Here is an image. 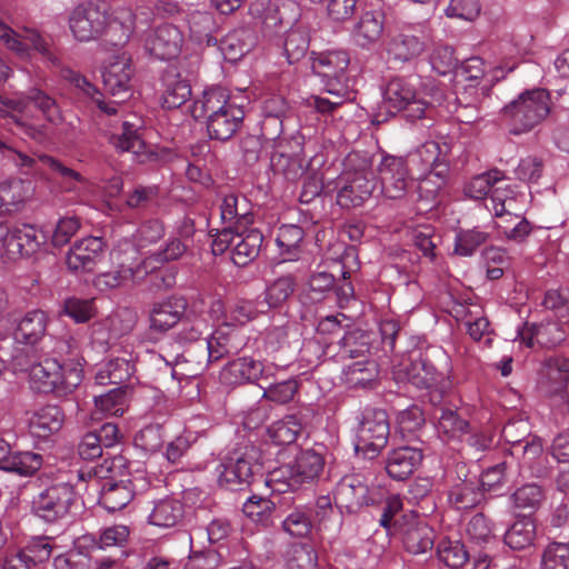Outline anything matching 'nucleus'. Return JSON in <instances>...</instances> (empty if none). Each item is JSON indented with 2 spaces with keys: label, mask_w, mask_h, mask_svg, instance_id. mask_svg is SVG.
<instances>
[{
  "label": "nucleus",
  "mask_w": 569,
  "mask_h": 569,
  "mask_svg": "<svg viewBox=\"0 0 569 569\" xmlns=\"http://www.w3.org/2000/svg\"><path fill=\"white\" fill-rule=\"evenodd\" d=\"M190 112L194 120H206L210 139L223 142L236 134L244 119L242 107L238 106L221 87L204 90L201 97L193 101Z\"/></svg>",
  "instance_id": "f257e3e1"
},
{
  "label": "nucleus",
  "mask_w": 569,
  "mask_h": 569,
  "mask_svg": "<svg viewBox=\"0 0 569 569\" xmlns=\"http://www.w3.org/2000/svg\"><path fill=\"white\" fill-rule=\"evenodd\" d=\"M338 181L337 203L345 209L356 208L368 200L377 187L372 160L367 153L350 152Z\"/></svg>",
  "instance_id": "f03ea898"
},
{
  "label": "nucleus",
  "mask_w": 569,
  "mask_h": 569,
  "mask_svg": "<svg viewBox=\"0 0 569 569\" xmlns=\"http://www.w3.org/2000/svg\"><path fill=\"white\" fill-rule=\"evenodd\" d=\"M82 361L83 358H70L61 363L54 358H47L31 367V381L39 392L66 396L82 382Z\"/></svg>",
  "instance_id": "7ed1b4c3"
},
{
  "label": "nucleus",
  "mask_w": 569,
  "mask_h": 569,
  "mask_svg": "<svg viewBox=\"0 0 569 569\" xmlns=\"http://www.w3.org/2000/svg\"><path fill=\"white\" fill-rule=\"evenodd\" d=\"M551 111L550 93L547 89L525 90L501 109L502 119L509 124L510 133L519 136L540 124Z\"/></svg>",
  "instance_id": "20e7f679"
},
{
  "label": "nucleus",
  "mask_w": 569,
  "mask_h": 569,
  "mask_svg": "<svg viewBox=\"0 0 569 569\" xmlns=\"http://www.w3.org/2000/svg\"><path fill=\"white\" fill-rule=\"evenodd\" d=\"M448 361L447 352L440 347L417 348L409 352V362L403 366V371L415 387H435L447 378Z\"/></svg>",
  "instance_id": "39448f33"
},
{
  "label": "nucleus",
  "mask_w": 569,
  "mask_h": 569,
  "mask_svg": "<svg viewBox=\"0 0 569 569\" xmlns=\"http://www.w3.org/2000/svg\"><path fill=\"white\" fill-rule=\"evenodd\" d=\"M259 450L256 447L239 448L224 457L217 467L218 483L230 491L249 488L254 475L260 471Z\"/></svg>",
  "instance_id": "423d86ee"
},
{
  "label": "nucleus",
  "mask_w": 569,
  "mask_h": 569,
  "mask_svg": "<svg viewBox=\"0 0 569 569\" xmlns=\"http://www.w3.org/2000/svg\"><path fill=\"white\" fill-rule=\"evenodd\" d=\"M389 435L390 425L387 411L366 408L357 427L356 453L369 460L377 458L387 446Z\"/></svg>",
  "instance_id": "0eeeda50"
},
{
  "label": "nucleus",
  "mask_w": 569,
  "mask_h": 569,
  "mask_svg": "<svg viewBox=\"0 0 569 569\" xmlns=\"http://www.w3.org/2000/svg\"><path fill=\"white\" fill-rule=\"evenodd\" d=\"M383 103L392 114L402 112L408 121L422 119L431 110L430 106L418 98L412 78L393 77L383 90Z\"/></svg>",
  "instance_id": "6e6552de"
},
{
  "label": "nucleus",
  "mask_w": 569,
  "mask_h": 569,
  "mask_svg": "<svg viewBox=\"0 0 569 569\" xmlns=\"http://www.w3.org/2000/svg\"><path fill=\"white\" fill-rule=\"evenodd\" d=\"M76 491L68 482L53 483L31 500V512L47 523H57L66 519L76 502Z\"/></svg>",
  "instance_id": "1a4fd4ad"
},
{
  "label": "nucleus",
  "mask_w": 569,
  "mask_h": 569,
  "mask_svg": "<svg viewBox=\"0 0 569 569\" xmlns=\"http://www.w3.org/2000/svg\"><path fill=\"white\" fill-rule=\"evenodd\" d=\"M110 23V16L104 4L83 2L70 13L69 27L73 37L81 42H88L101 37Z\"/></svg>",
  "instance_id": "9d476101"
},
{
  "label": "nucleus",
  "mask_w": 569,
  "mask_h": 569,
  "mask_svg": "<svg viewBox=\"0 0 569 569\" xmlns=\"http://www.w3.org/2000/svg\"><path fill=\"white\" fill-rule=\"evenodd\" d=\"M336 499L349 512H357L362 507L380 505L383 501V490L369 486L362 475L345 476L336 488Z\"/></svg>",
  "instance_id": "9b49d317"
},
{
  "label": "nucleus",
  "mask_w": 569,
  "mask_h": 569,
  "mask_svg": "<svg viewBox=\"0 0 569 569\" xmlns=\"http://www.w3.org/2000/svg\"><path fill=\"white\" fill-rule=\"evenodd\" d=\"M378 173L383 194L393 200L402 199L415 186L407 161L402 157L385 154L378 164Z\"/></svg>",
  "instance_id": "f8f14e48"
},
{
  "label": "nucleus",
  "mask_w": 569,
  "mask_h": 569,
  "mask_svg": "<svg viewBox=\"0 0 569 569\" xmlns=\"http://www.w3.org/2000/svg\"><path fill=\"white\" fill-rule=\"evenodd\" d=\"M428 36L422 26H406L387 42L389 60L405 64L418 58L427 48Z\"/></svg>",
  "instance_id": "ddd939ff"
},
{
  "label": "nucleus",
  "mask_w": 569,
  "mask_h": 569,
  "mask_svg": "<svg viewBox=\"0 0 569 569\" xmlns=\"http://www.w3.org/2000/svg\"><path fill=\"white\" fill-rule=\"evenodd\" d=\"M310 61L312 72L322 79L326 87L345 88L343 82L350 63L346 50H328L320 53L312 51Z\"/></svg>",
  "instance_id": "4468645a"
},
{
  "label": "nucleus",
  "mask_w": 569,
  "mask_h": 569,
  "mask_svg": "<svg viewBox=\"0 0 569 569\" xmlns=\"http://www.w3.org/2000/svg\"><path fill=\"white\" fill-rule=\"evenodd\" d=\"M395 533L400 536L403 548L411 555L426 553L435 543L433 529L415 515L402 516V521L395 525Z\"/></svg>",
  "instance_id": "2eb2a0df"
},
{
  "label": "nucleus",
  "mask_w": 569,
  "mask_h": 569,
  "mask_svg": "<svg viewBox=\"0 0 569 569\" xmlns=\"http://www.w3.org/2000/svg\"><path fill=\"white\" fill-rule=\"evenodd\" d=\"M188 309V301L181 296H171L154 302L149 312V328L153 332L164 333L181 321Z\"/></svg>",
  "instance_id": "dca6fc26"
},
{
  "label": "nucleus",
  "mask_w": 569,
  "mask_h": 569,
  "mask_svg": "<svg viewBox=\"0 0 569 569\" xmlns=\"http://www.w3.org/2000/svg\"><path fill=\"white\" fill-rule=\"evenodd\" d=\"M183 36L173 24H162L156 28L146 39V50L157 59L170 60L181 51Z\"/></svg>",
  "instance_id": "f3484780"
},
{
  "label": "nucleus",
  "mask_w": 569,
  "mask_h": 569,
  "mask_svg": "<svg viewBox=\"0 0 569 569\" xmlns=\"http://www.w3.org/2000/svg\"><path fill=\"white\" fill-rule=\"evenodd\" d=\"M328 449L322 443L301 449L290 466L292 480L298 482L313 481L323 472Z\"/></svg>",
  "instance_id": "a211bd4d"
},
{
  "label": "nucleus",
  "mask_w": 569,
  "mask_h": 569,
  "mask_svg": "<svg viewBox=\"0 0 569 569\" xmlns=\"http://www.w3.org/2000/svg\"><path fill=\"white\" fill-rule=\"evenodd\" d=\"M108 141L120 152H131L137 162L144 163L157 159V153L142 140L139 128L128 121H123L120 130L111 133Z\"/></svg>",
  "instance_id": "6ab92c4d"
},
{
  "label": "nucleus",
  "mask_w": 569,
  "mask_h": 569,
  "mask_svg": "<svg viewBox=\"0 0 569 569\" xmlns=\"http://www.w3.org/2000/svg\"><path fill=\"white\" fill-rule=\"evenodd\" d=\"M104 242L99 237H87L69 249L66 263L72 271L91 272L103 258Z\"/></svg>",
  "instance_id": "aec40b11"
},
{
  "label": "nucleus",
  "mask_w": 569,
  "mask_h": 569,
  "mask_svg": "<svg viewBox=\"0 0 569 569\" xmlns=\"http://www.w3.org/2000/svg\"><path fill=\"white\" fill-rule=\"evenodd\" d=\"M423 459L422 450L411 446L391 449L385 458V470L396 481L409 479Z\"/></svg>",
  "instance_id": "412c9836"
},
{
  "label": "nucleus",
  "mask_w": 569,
  "mask_h": 569,
  "mask_svg": "<svg viewBox=\"0 0 569 569\" xmlns=\"http://www.w3.org/2000/svg\"><path fill=\"white\" fill-rule=\"evenodd\" d=\"M517 337L528 348L536 343L541 348L552 349L566 340V331L557 322H525L517 331Z\"/></svg>",
  "instance_id": "4be33fe9"
},
{
  "label": "nucleus",
  "mask_w": 569,
  "mask_h": 569,
  "mask_svg": "<svg viewBox=\"0 0 569 569\" xmlns=\"http://www.w3.org/2000/svg\"><path fill=\"white\" fill-rule=\"evenodd\" d=\"M9 244L7 243V259L30 257L38 252L46 237L31 224L16 226L10 229Z\"/></svg>",
  "instance_id": "5701e85b"
},
{
  "label": "nucleus",
  "mask_w": 569,
  "mask_h": 569,
  "mask_svg": "<svg viewBox=\"0 0 569 569\" xmlns=\"http://www.w3.org/2000/svg\"><path fill=\"white\" fill-rule=\"evenodd\" d=\"M162 107L177 109L191 97V86L176 66H168L161 74Z\"/></svg>",
  "instance_id": "b1692460"
},
{
  "label": "nucleus",
  "mask_w": 569,
  "mask_h": 569,
  "mask_svg": "<svg viewBox=\"0 0 569 569\" xmlns=\"http://www.w3.org/2000/svg\"><path fill=\"white\" fill-rule=\"evenodd\" d=\"M132 69L129 59L118 57L110 61L102 71V82L106 91L124 101L128 98L131 86Z\"/></svg>",
  "instance_id": "393cba45"
},
{
  "label": "nucleus",
  "mask_w": 569,
  "mask_h": 569,
  "mask_svg": "<svg viewBox=\"0 0 569 569\" xmlns=\"http://www.w3.org/2000/svg\"><path fill=\"white\" fill-rule=\"evenodd\" d=\"M490 88L487 84L477 88L473 84H467L463 90L457 93L455 110L456 117L460 122L475 123L481 119L480 104L489 96Z\"/></svg>",
  "instance_id": "a878e982"
},
{
  "label": "nucleus",
  "mask_w": 569,
  "mask_h": 569,
  "mask_svg": "<svg viewBox=\"0 0 569 569\" xmlns=\"http://www.w3.org/2000/svg\"><path fill=\"white\" fill-rule=\"evenodd\" d=\"M263 372L262 361L252 357H240L228 362L221 377L230 385L257 383L263 377Z\"/></svg>",
  "instance_id": "bb28decb"
},
{
  "label": "nucleus",
  "mask_w": 569,
  "mask_h": 569,
  "mask_svg": "<svg viewBox=\"0 0 569 569\" xmlns=\"http://www.w3.org/2000/svg\"><path fill=\"white\" fill-rule=\"evenodd\" d=\"M63 419L64 415L59 407L44 406L29 418V432L33 438L48 439L61 429Z\"/></svg>",
  "instance_id": "cd10ccee"
},
{
  "label": "nucleus",
  "mask_w": 569,
  "mask_h": 569,
  "mask_svg": "<svg viewBox=\"0 0 569 569\" xmlns=\"http://www.w3.org/2000/svg\"><path fill=\"white\" fill-rule=\"evenodd\" d=\"M385 14L379 10L366 11L352 30V38L357 46L363 49L370 48L382 36Z\"/></svg>",
  "instance_id": "c85d7f7f"
},
{
  "label": "nucleus",
  "mask_w": 569,
  "mask_h": 569,
  "mask_svg": "<svg viewBox=\"0 0 569 569\" xmlns=\"http://www.w3.org/2000/svg\"><path fill=\"white\" fill-rule=\"evenodd\" d=\"M263 234L258 229H241L238 232L237 241L232 251L234 264L244 267L254 260L260 252Z\"/></svg>",
  "instance_id": "c756f323"
},
{
  "label": "nucleus",
  "mask_w": 569,
  "mask_h": 569,
  "mask_svg": "<svg viewBox=\"0 0 569 569\" xmlns=\"http://www.w3.org/2000/svg\"><path fill=\"white\" fill-rule=\"evenodd\" d=\"M47 316L41 310L27 312L14 331V339L19 343L36 346L44 337Z\"/></svg>",
  "instance_id": "7c9ffc66"
},
{
  "label": "nucleus",
  "mask_w": 569,
  "mask_h": 569,
  "mask_svg": "<svg viewBox=\"0 0 569 569\" xmlns=\"http://www.w3.org/2000/svg\"><path fill=\"white\" fill-rule=\"evenodd\" d=\"M378 365L369 359L352 362L343 369V381L349 389H372L377 383Z\"/></svg>",
  "instance_id": "2f4dec72"
},
{
  "label": "nucleus",
  "mask_w": 569,
  "mask_h": 569,
  "mask_svg": "<svg viewBox=\"0 0 569 569\" xmlns=\"http://www.w3.org/2000/svg\"><path fill=\"white\" fill-rule=\"evenodd\" d=\"M537 535L536 521L532 517L521 516L508 528L503 536L505 543L512 550H525L533 546Z\"/></svg>",
  "instance_id": "473e14b6"
},
{
  "label": "nucleus",
  "mask_w": 569,
  "mask_h": 569,
  "mask_svg": "<svg viewBox=\"0 0 569 569\" xmlns=\"http://www.w3.org/2000/svg\"><path fill=\"white\" fill-rule=\"evenodd\" d=\"M305 426L306 421L301 413L287 415L268 428V436L274 445H291L301 435Z\"/></svg>",
  "instance_id": "72a5a7b5"
},
{
  "label": "nucleus",
  "mask_w": 569,
  "mask_h": 569,
  "mask_svg": "<svg viewBox=\"0 0 569 569\" xmlns=\"http://www.w3.org/2000/svg\"><path fill=\"white\" fill-rule=\"evenodd\" d=\"M237 337L236 330L226 325L216 329L208 338H204L203 341L211 360L216 362L229 355L236 353L239 350Z\"/></svg>",
  "instance_id": "f704fd0d"
},
{
  "label": "nucleus",
  "mask_w": 569,
  "mask_h": 569,
  "mask_svg": "<svg viewBox=\"0 0 569 569\" xmlns=\"http://www.w3.org/2000/svg\"><path fill=\"white\" fill-rule=\"evenodd\" d=\"M283 54L289 64L301 62L309 53L310 33L309 30L297 24L291 27L283 38Z\"/></svg>",
  "instance_id": "c9c22d12"
},
{
  "label": "nucleus",
  "mask_w": 569,
  "mask_h": 569,
  "mask_svg": "<svg viewBox=\"0 0 569 569\" xmlns=\"http://www.w3.org/2000/svg\"><path fill=\"white\" fill-rule=\"evenodd\" d=\"M147 276V271L142 268L140 261L134 267L120 266L117 270L100 273L94 278L93 284L99 290L104 291L120 287L127 280L140 283Z\"/></svg>",
  "instance_id": "e433bc0d"
},
{
  "label": "nucleus",
  "mask_w": 569,
  "mask_h": 569,
  "mask_svg": "<svg viewBox=\"0 0 569 569\" xmlns=\"http://www.w3.org/2000/svg\"><path fill=\"white\" fill-rule=\"evenodd\" d=\"M129 528L122 525H114L104 528L99 536L84 535L81 539L93 550H108L114 548L117 553L127 545Z\"/></svg>",
  "instance_id": "4c0bfd02"
},
{
  "label": "nucleus",
  "mask_w": 569,
  "mask_h": 569,
  "mask_svg": "<svg viewBox=\"0 0 569 569\" xmlns=\"http://www.w3.org/2000/svg\"><path fill=\"white\" fill-rule=\"evenodd\" d=\"M339 346L340 359H368L371 350V335L360 329L348 331L339 340Z\"/></svg>",
  "instance_id": "58836bf2"
},
{
  "label": "nucleus",
  "mask_w": 569,
  "mask_h": 569,
  "mask_svg": "<svg viewBox=\"0 0 569 569\" xmlns=\"http://www.w3.org/2000/svg\"><path fill=\"white\" fill-rule=\"evenodd\" d=\"M543 369L546 377L551 382L550 393L560 396L561 399L567 397V387L569 383V358L549 357L543 360Z\"/></svg>",
  "instance_id": "ea45409f"
},
{
  "label": "nucleus",
  "mask_w": 569,
  "mask_h": 569,
  "mask_svg": "<svg viewBox=\"0 0 569 569\" xmlns=\"http://www.w3.org/2000/svg\"><path fill=\"white\" fill-rule=\"evenodd\" d=\"M510 499L513 508L531 517L545 502L546 490L536 482L526 483L517 488Z\"/></svg>",
  "instance_id": "a19ab883"
},
{
  "label": "nucleus",
  "mask_w": 569,
  "mask_h": 569,
  "mask_svg": "<svg viewBox=\"0 0 569 569\" xmlns=\"http://www.w3.org/2000/svg\"><path fill=\"white\" fill-rule=\"evenodd\" d=\"M134 365L124 358H114L106 362L96 373V382L101 386H122L133 373Z\"/></svg>",
  "instance_id": "79ce46f5"
},
{
  "label": "nucleus",
  "mask_w": 569,
  "mask_h": 569,
  "mask_svg": "<svg viewBox=\"0 0 569 569\" xmlns=\"http://www.w3.org/2000/svg\"><path fill=\"white\" fill-rule=\"evenodd\" d=\"M483 483L469 486H448L447 501L458 511L476 508L483 500Z\"/></svg>",
  "instance_id": "37998d69"
},
{
  "label": "nucleus",
  "mask_w": 569,
  "mask_h": 569,
  "mask_svg": "<svg viewBox=\"0 0 569 569\" xmlns=\"http://www.w3.org/2000/svg\"><path fill=\"white\" fill-rule=\"evenodd\" d=\"M183 517V506L172 498H164L153 503L148 517L149 523L160 528L174 527Z\"/></svg>",
  "instance_id": "c03bdc74"
},
{
  "label": "nucleus",
  "mask_w": 569,
  "mask_h": 569,
  "mask_svg": "<svg viewBox=\"0 0 569 569\" xmlns=\"http://www.w3.org/2000/svg\"><path fill=\"white\" fill-rule=\"evenodd\" d=\"M254 44V38L249 30H238L227 34L220 43V50L227 61L237 62L249 53Z\"/></svg>",
  "instance_id": "a18cd8bd"
},
{
  "label": "nucleus",
  "mask_w": 569,
  "mask_h": 569,
  "mask_svg": "<svg viewBox=\"0 0 569 569\" xmlns=\"http://www.w3.org/2000/svg\"><path fill=\"white\" fill-rule=\"evenodd\" d=\"M312 512L308 506H297L292 508L282 519V529L291 537H308L313 528Z\"/></svg>",
  "instance_id": "49530a36"
},
{
  "label": "nucleus",
  "mask_w": 569,
  "mask_h": 569,
  "mask_svg": "<svg viewBox=\"0 0 569 569\" xmlns=\"http://www.w3.org/2000/svg\"><path fill=\"white\" fill-rule=\"evenodd\" d=\"M522 447V460L536 477L548 475V458L545 455L543 441L538 436H531Z\"/></svg>",
  "instance_id": "de8ad7c7"
},
{
  "label": "nucleus",
  "mask_w": 569,
  "mask_h": 569,
  "mask_svg": "<svg viewBox=\"0 0 569 569\" xmlns=\"http://www.w3.org/2000/svg\"><path fill=\"white\" fill-rule=\"evenodd\" d=\"M419 154L421 159L429 166V173L421 181L419 189L422 190L423 186L431 181V177L440 179L442 184L449 171V167L446 160L440 158L439 143L435 141L426 142L419 150Z\"/></svg>",
  "instance_id": "09e8293b"
},
{
  "label": "nucleus",
  "mask_w": 569,
  "mask_h": 569,
  "mask_svg": "<svg viewBox=\"0 0 569 569\" xmlns=\"http://www.w3.org/2000/svg\"><path fill=\"white\" fill-rule=\"evenodd\" d=\"M436 553L439 561L450 569H460L470 558L462 541L449 538H442L438 542Z\"/></svg>",
  "instance_id": "8fccbe9b"
},
{
  "label": "nucleus",
  "mask_w": 569,
  "mask_h": 569,
  "mask_svg": "<svg viewBox=\"0 0 569 569\" xmlns=\"http://www.w3.org/2000/svg\"><path fill=\"white\" fill-rule=\"evenodd\" d=\"M303 238L305 231L298 224H283L279 228L276 242L284 260L298 258Z\"/></svg>",
  "instance_id": "3c124183"
},
{
  "label": "nucleus",
  "mask_w": 569,
  "mask_h": 569,
  "mask_svg": "<svg viewBox=\"0 0 569 569\" xmlns=\"http://www.w3.org/2000/svg\"><path fill=\"white\" fill-rule=\"evenodd\" d=\"M296 288V281L291 276H284L276 279L264 291L261 299L264 310L278 309L290 298Z\"/></svg>",
  "instance_id": "603ef678"
},
{
  "label": "nucleus",
  "mask_w": 569,
  "mask_h": 569,
  "mask_svg": "<svg viewBox=\"0 0 569 569\" xmlns=\"http://www.w3.org/2000/svg\"><path fill=\"white\" fill-rule=\"evenodd\" d=\"M131 481L120 480L119 482H107L103 486L101 496L102 505L110 511L124 508L133 498V490L129 486Z\"/></svg>",
  "instance_id": "864d4df0"
},
{
  "label": "nucleus",
  "mask_w": 569,
  "mask_h": 569,
  "mask_svg": "<svg viewBox=\"0 0 569 569\" xmlns=\"http://www.w3.org/2000/svg\"><path fill=\"white\" fill-rule=\"evenodd\" d=\"M187 244L183 240L179 238L170 239L166 247L162 250H159L149 257L144 258L142 262V268L149 272H152L158 268V264H166L170 261L178 260L181 258L187 251Z\"/></svg>",
  "instance_id": "5fc2aeb1"
},
{
  "label": "nucleus",
  "mask_w": 569,
  "mask_h": 569,
  "mask_svg": "<svg viewBox=\"0 0 569 569\" xmlns=\"http://www.w3.org/2000/svg\"><path fill=\"white\" fill-rule=\"evenodd\" d=\"M505 174L498 169H492L473 177L465 187V193L476 200L485 199L490 192H493L496 183L502 181Z\"/></svg>",
  "instance_id": "6e6d98bb"
},
{
  "label": "nucleus",
  "mask_w": 569,
  "mask_h": 569,
  "mask_svg": "<svg viewBox=\"0 0 569 569\" xmlns=\"http://www.w3.org/2000/svg\"><path fill=\"white\" fill-rule=\"evenodd\" d=\"M211 362L213 361L211 360L204 341L189 346L176 358V363H186L190 366L189 372L192 376L203 372Z\"/></svg>",
  "instance_id": "4d7b16f0"
},
{
  "label": "nucleus",
  "mask_w": 569,
  "mask_h": 569,
  "mask_svg": "<svg viewBox=\"0 0 569 569\" xmlns=\"http://www.w3.org/2000/svg\"><path fill=\"white\" fill-rule=\"evenodd\" d=\"M243 513L253 522L267 528L274 523V516L268 498L256 495L249 497L243 503Z\"/></svg>",
  "instance_id": "13d9d810"
},
{
  "label": "nucleus",
  "mask_w": 569,
  "mask_h": 569,
  "mask_svg": "<svg viewBox=\"0 0 569 569\" xmlns=\"http://www.w3.org/2000/svg\"><path fill=\"white\" fill-rule=\"evenodd\" d=\"M540 569H569V543L550 541L541 552Z\"/></svg>",
  "instance_id": "bf43d9fd"
},
{
  "label": "nucleus",
  "mask_w": 569,
  "mask_h": 569,
  "mask_svg": "<svg viewBox=\"0 0 569 569\" xmlns=\"http://www.w3.org/2000/svg\"><path fill=\"white\" fill-rule=\"evenodd\" d=\"M489 239L487 232L478 229L460 230L456 234L455 253L461 257L472 256Z\"/></svg>",
  "instance_id": "052dcab7"
},
{
  "label": "nucleus",
  "mask_w": 569,
  "mask_h": 569,
  "mask_svg": "<svg viewBox=\"0 0 569 569\" xmlns=\"http://www.w3.org/2000/svg\"><path fill=\"white\" fill-rule=\"evenodd\" d=\"M62 313L77 323L88 322L96 313L93 299L69 297L62 303Z\"/></svg>",
  "instance_id": "680f3d73"
},
{
  "label": "nucleus",
  "mask_w": 569,
  "mask_h": 569,
  "mask_svg": "<svg viewBox=\"0 0 569 569\" xmlns=\"http://www.w3.org/2000/svg\"><path fill=\"white\" fill-rule=\"evenodd\" d=\"M43 463V458L40 453L31 451L16 452L12 456L11 462L7 471L16 472L20 476H33Z\"/></svg>",
  "instance_id": "e2e57ef3"
},
{
  "label": "nucleus",
  "mask_w": 569,
  "mask_h": 569,
  "mask_svg": "<svg viewBox=\"0 0 569 569\" xmlns=\"http://www.w3.org/2000/svg\"><path fill=\"white\" fill-rule=\"evenodd\" d=\"M28 99L40 110L43 117L52 124H59L62 121L60 109L53 98L40 89H31Z\"/></svg>",
  "instance_id": "0e129e2a"
},
{
  "label": "nucleus",
  "mask_w": 569,
  "mask_h": 569,
  "mask_svg": "<svg viewBox=\"0 0 569 569\" xmlns=\"http://www.w3.org/2000/svg\"><path fill=\"white\" fill-rule=\"evenodd\" d=\"M433 418L438 420V430L451 437L466 432L469 427L468 421L449 407H440V412Z\"/></svg>",
  "instance_id": "69168bd1"
},
{
  "label": "nucleus",
  "mask_w": 569,
  "mask_h": 569,
  "mask_svg": "<svg viewBox=\"0 0 569 569\" xmlns=\"http://www.w3.org/2000/svg\"><path fill=\"white\" fill-rule=\"evenodd\" d=\"M133 442L146 452H157L163 445V429L160 425H148L134 435Z\"/></svg>",
  "instance_id": "338daca9"
},
{
  "label": "nucleus",
  "mask_w": 569,
  "mask_h": 569,
  "mask_svg": "<svg viewBox=\"0 0 569 569\" xmlns=\"http://www.w3.org/2000/svg\"><path fill=\"white\" fill-rule=\"evenodd\" d=\"M264 307L260 298L254 300L240 299L232 306L230 317L233 321L244 325L258 316L267 313Z\"/></svg>",
  "instance_id": "774afa93"
}]
</instances>
